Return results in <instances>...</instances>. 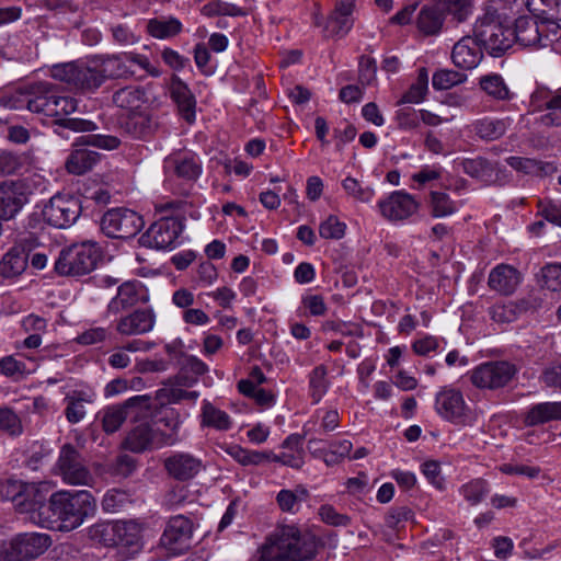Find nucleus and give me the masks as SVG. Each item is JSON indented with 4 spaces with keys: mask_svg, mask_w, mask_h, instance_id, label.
<instances>
[{
    "mask_svg": "<svg viewBox=\"0 0 561 561\" xmlns=\"http://www.w3.org/2000/svg\"><path fill=\"white\" fill-rule=\"evenodd\" d=\"M96 394L91 388L77 389L68 392L65 397L66 409L65 416L71 424L81 422L85 414V404H90L94 401Z\"/></svg>",
    "mask_w": 561,
    "mask_h": 561,
    "instance_id": "nucleus-34",
    "label": "nucleus"
},
{
    "mask_svg": "<svg viewBox=\"0 0 561 561\" xmlns=\"http://www.w3.org/2000/svg\"><path fill=\"white\" fill-rule=\"evenodd\" d=\"M445 15L442 3L424 4L416 19V26L424 35H436L442 30Z\"/></svg>",
    "mask_w": 561,
    "mask_h": 561,
    "instance_id": "nucleus-38",
    "label": "nucleus"
},
{
    "mask_svg": "<svg viewBox=\"0 0 561 561\" xmlns=\"http://www.w3.org/2000/svg\"><path fill=\"white\" fill-rule=\"evenodd\" d=\"M129 502V495L118 489L108 490L102 500V508L106 513H115L121 511Z\"/></svg>",
    "mask_w": 561,
    "mask_h": 561,
    "instance_id": "nucleus-61",
    "label": "nucleus"
},
{
    "mask_svg": "<svg viewBox=\"0 0 561 561\" xmlns=\"http://www.w3.org/2000/svg\"><path fill=\"white\" fill-rule=\"evenodd\" d=\"M124 445L126 449L133 453H142L149 449L173 446L174 436H162L157 434V430L148 423H140L129 431Z\"/></svg>",
    "mask_w": 561,
    "mask_h": 561,
    "instance_id": "nucleus-18",
    "label": "nucleus"
},
{
    "mask_svg": "<svg viewBox=\"0 0 561 561\" xmlns=\"http://www.w3.org/2000/svg\"><path fill=\"white\" fill-rule=\"evenodd\" d=\"M27 201L26 186L23 182L13 180L0 182V222L14 218Z\"/></svg>",
    "mask_w": 561,
    "mask_h": 561,
    "instance_id": "nucleus-21",
    "label": "nucleus"
},
{
    "mask_svg": "<svg viewBox=\"0 0 561 561\" xmlns=\"http://www.w3.org/2000/svg\"><path fill=\"white\" fill-rule=\"evenodd\" d=\"M101 256V249L95 242L72 244L60 252L55 271L59 275L83 276L95 270Z\"/></svg>",
    "mask_w": 561,
    "mask_h": 561,
    "instance_id": "nucleus-5",
    "label": "nucleus"
},
{
    "mask_svg": "<svg viewBox=\"0 0 561 561\" xmlns=\"http://www.w3.org/2000/svg\"><path fill=\"white\" fill-rule=\"evenodd\" d=\"M142 527L136 520L115 522V547L126 548L129 553H137L142 548Z\"/></svg>",
    "mask_w": 561,
    "mask_h": 561,
    "instance_id": "nucleus-32",
    "label": "nucleus"
},
{
    "mask_svg": "<svg viewBox=\"0 0 561 561\" xmlns=\"http://www.w3.org/2000/svg\"><path fill=\"white\" fill-rule=\"evenodd\" d=\"M47 508L55 522L59 523L58 529L70 531L95 515L96 500L87 490H61L50 495Z\"/></svg>",
    "mask_w": 561,
    "mask_h": 561,
    "instance_id": "nucleus-3",
    "label": "nucleus"
},
{
    "mask_svg": "<svg viewBox=\"0 0 561 561\" xmlns=\"http://www.w3.org/2000/svg\"><path fill=\"white\" fill-rule=\"evenodd\" d=\"M517 373V366L508 360H490L476 366L467 376L476 388L495 391L508 386Z\"/></svg>",
    "mask_w": 561,
    "mask_h": 561,
    "instance_id": "nucleus-7",
    "label": "nucleus"
},
{
    "mask_svg": "<svg viewBox=\"0 0 561 561\" xmlns=\"http://www.w3.org/2000/svg\"><path fill=\"white\" fill-rule=\"evenodd\" d=\"M169 92L178 106L180 115L188 124L194 123L196 117V100L188 85L178 76H173L169 84Z\"/></svg>",
    "mask_w": 561,
    "mask_h": 561,
    "instance_id": "nucleus-29",
    "label": "nucleus"
},
{
    "mask_svg": "<svg viewBox=\"0 0 561 561\" xmlns=\"http://www.w3.org/2000/svg\"><path fill=\"white\" fill-rule=\"evenodd\" d=\"M346 225L336 216L330 215L319 226V234L323 239L340 240L344 237Z\"/></svg>",
    "mask_w": 561,
    "mask_h": 561,
    "instance_id": "nucleus-59",
    "label": "nucleus"
},
{
    "mask_svg": "<svg viewBox=\"0 0 561 561\" xmlns=\"http://www.w3.org/2000/svg\"><path fill=\"white\" fill-rule=\"evenodd\" d=\"M96 59L104 76V81L107 79H130L136 75V71L129 67L127 51L96 56Z\"/></svg>",
    "mask_w": 561,
    "mask_h": 561,
    "instance_id": "nucleus-33",
    "label": "nucleus"
},
{
    "mask_svg": "<svg viewBox=\"0 0 561 561\" xmlns=\"http://www.w3.org/2000/svg\"><path fill=\"white\" fill-rule=\"evenodd\" d=\"M0 431L11 437H19L24 428L20 415L8 405H0Z\"/></svg>",
    "mask_w": 561,
    "mask_h": 561,
    "instance_id": "nucleus-49",
    "label": "nucleus"
},
{
    "mask_svg": "<svg viewBox=\"0 0 561 561\" xmlns=\"http://www.w3.org/2000/svg\"><path fill=\"white\" fill-rule=\"evenodd\" d=\"M159 423L162 424L169 432L157 430V434H161L162 436H174L175 445L180 440L179 430L182 424L179 413L174 409H167L160 416Z\"/></svg>",
    "mask_w": 561,
    "mask_h": 561,
    "instance_id": "nucleus-62",
    "label": "nucleus"
},
{
    "mask_svg": "<svg viewBox=\"0 0 561 561\" xmlns=\"http://www.w3.org/2000/svg\"><path fill=\"white\" fill-rule=\"evenodd\" d=\"M82 207L79 198L57 194L49 199L43 209V217L53 227L65 229L73 225L80 217Z\"/></svg>",
    "mask_w": 561,
    "mask_h": 561,
    "instance_id": "nucleus-13",
    "label": "nucleus"
},
{
    "mask_svg": "<svg viewBox=\"0 0 561 561\" xmlns=\"http://www.w3.org/2000/svg\"><path fill=\"white\" fill-rule=\"evenodd\" d=\"M552 35L554 38L546 33L545 25H539L530 18H518L513 28V42L516 41L525 47L545 48L551 46L559 35L557 25L553 26Z\"/></svg>",
    "mask_w": 561,
    "mask_h": 561,
    "instance_id": "nucleus-16",
    "label": "nucleus"
},
{
    "mask_svg": "<svg viewBox=\"0 0 561 561\" xmlns=\"http://www.w3.org/2000/svg\"><path fill=\"white\" fill-rule=\"evenodd\" d=\"M513 119L511 117H491L484 116L474 119L470 125V130L482 141H494L502 138L511 127Z\"/></svg>",
    "mask_w": 561,
    "mask_h": 561,
    "instance_id": "nucleus-31",
    "label": "nucleus"
},
{
    "mask_svg": "<svg viewBox=\"0 0 561 561\" xmlns=\"http://www.w3.org/2000/svg\"><path fill=\"white\" fill-rule=\"evenodd\" d=\"M467 80V76L450 69H440L434 72L432 84L435 90H448Z\"/></svg>",
    "mask_w": 561,
    "mask_h": 561,
    "instance_id": "nucleus-52",
    "label": "nucleus"
},
{
    "mask_svg": "<svg viewBox=\"0 0 561 561\" xmlns=\"http://www.w3.org/2000/svg\"><path fill=\"white\" fill-rule=\"evenodd\" d=\"M65 129L72 130L75 133H89L98 129V126L94 122L79 118V117H69L59 118L58 125L54 128V131L67 139L68 136L65 134Z\"/></svg>",
    "mask_w": 561,
    "mask_h": 561,
    "instance_id": "nucleus-50",
    "label": "nucleus"
},
{
    "mask_svg": "<svg viewBox=\"0 0 561 561\" xmlns=\"http://www.w3.org/2000/svg\"><path fill=\"white\" fill-rule=\"evenodd\" d=\"M458 204L447 193L433 191L430 194V209L434 218H443L454 215L458 210Z\"/></svg>",
    "mask_w": 561,
    "mask_h": 561,
    "instance_id": "nucleus-45",
    "label": "nucleus"
},
{
    "mask_svg": "<svg viewBox=\"0 0 561 561\" xmlns=\"http://www.w3.org/2000/svg\"><path fill=\"white\" fill-rule=\"evenodd\" d=\"M530 11L549 19L561 20V0H528Z\"/></svg>",
    "mask_w": 561,
    "mask_h": 561,
    "instance_id": "nucleus-57",
    "label": "nucleus"
},
{
    "mask_svg": "<svg viewBox=\"0 0 561 561\" xmlns=\"http://www.w3.org/2000/svg\"><path fill=\"white\" fill-rule=\"evenodd\" d=\"M378 208L385 219L397 222L416 214L420 203L405 191H394L378 202Z\"/></svg>",
    "mask_w": 561,
    "mask_h": 561,
    "instance_id": "nucleus-17",
    "label": "nucleus"
},
{
    "mask_svg": "<svg viewBox=\"0 0 561 561\" xmlns=\"http://www.w3.org/2000/svg\"><path fill=\"white\" fill-rule=\"evenodd\" d=\"M197 398L198 392L180 388H161L156 391V400H158L160 404L175 403L182 400L194 401Z\"/></svg>",
    "mask_w": 561,
    "mask_h": 561,
    "instance_id": "nucleus-56",
    "label": "nucleus"
},
{
    "mask_svg": "<svg viewBox=\"0 0 561 561\" xmlns=\"http://www.w3.org/2000/svg\"><path fill=\"white\" fill-rule=\"evenodd\" d=\"M100 158V153L95 151L84 147H73L65 162V168L70 174L82 175L91 171Z\"/></svg>",
    "mask_w": 561,
    "mask_h": 561,
    "instance_id": "nucleus-37",
    "label": "nucleus"
},
{
    "mask_svg": "<svg viewBox=\"0 0 561 561\" xmlns=\"http://www.w3.org/2000/svg\"><path fill=\"white\" fill-rule=\"evenodd\" d=\"M156 314L150 308H139L124 316L115 322V331L122 336L142 335L152 331Z\"/></svg>",
    "mask_w": 561,
    "mask_h": 561,
    "instance_id": "nucleus-24",
    "label": "nucleus"
},
{
    "mask_svg": "<svg viewBox=\"0 0 561 561\" xmlns=\"http://www.w3.org/2000/svg\"><path fill=\"white\" fill-rule=\"evenodd\" d=\"M144 225V219L139 214L124 207L108 209L101 219V229L110 238L135 237Z\"/></svg>",
    "mask_w": 561,
    "mask_h": 561,
    "instance_id": "nucleus-11",
    "label": "nucleus"
},
{
    "mask_svg": "<svg viewBox=\"0 0 561 561\" xmlns=\"http://www.w3.org/2000/svg\"><path fill=\"white\" fill-rule=\"evenodd\" d=\"M353 448V444L348 439L332 440L328 446V457H325V465L332 467L341 463Z\"/></svg>",
    "mask_w": 561,
    "mask_h": 561,
    "instance_id": "nucleus-54",
    "label": "nucleus"
},
{
    "mask_svg": "<svg viewBox=\"0 0 561 561\" xmlns=\"http://www.w3.org/2000/svg\"><path fill=\"white\" fill-rule=\"evenodd\" d=\"M147 32L157 39H168L179 35L183 25L178 18L160 16L148 20Z\"/></svg>",
    "mask_w": 561,
    "mask_h": 561,
    "instance_id": "nucleus-39",
    "label": "nucleus"
},
{
    "mask_svg": "<svg viewBox=\"0 0 561 561\" xmlns=\"http://www.w3.org/2000/svg\"><path fill=\"white\" fill-rule=\"evenodd\" d=\"M318 549L316 537L295 524H279L259 550L257 561H306Z\"/></svg>",
    "mask_w": 561,
    "mask_h": 561,
    "instance_id": "nucleus-2",
    "label": "nucleus"
},
{
    "mask_svg": "<svg viewBox=\"0 0 561 561\" xmlns=\"http://www.w3.org/2000/svg\"><path fill=\"white\" fill-rule=\"evenodd\" d=\"M57 473L70 485H92L94 478L85 466L80 451L71 444L60 448L56 462Z\"/></svg>",
    "mask_w": 561,
    "mask_h": 561,
    "instance_id": "nucleus-10",
    "label": "nucleus"
},
{
    "mask_svg": "<svg viewBox=\"0 0 561 561\" xmlns=\"http://www.w3.org/2000/svg\"><path fill=\"white\" fill-rule=\"evenodd\" d=\"M126 419L135 421L147 419L153 409L152 398L148 394H138L125 400L122 404Z\"/></svg>",
    "mask_w": 561,
    "mask_h": 561,
    "instance_id": "nucleus-41",
    "label": "nucleus"
},
{
    "mask_svg": "<svg viewBox=\"0 0 561 561\" xmlns=\"http://www.w3.org/2000/svg\"><path fill=\"white\" fill-rule=\"evenodd\" d=\"M530 104L535 112H542L538 123L545 127H561V87L550 89L537 88L530 95Z\"/></svg>",
    "mask_w": 561,
    "mask_h": 561,
    "instance_id": "nucleus-14",
    "label": "nucleus"
},
{
    "mask_svg": "<svg viewBox=\"0 0 561 561\" xmlns=\"http://www.w3.org/2000/svg\"><path fill=\"white\" fill-rule=\"evenodd\" d=\"M543 285L552 290H561V263H550L541 268Z\"/></svg>",
    "mask_w": 561,
    "mask_h": 561,
    "instance_id": "nucleus-64",
    "label": "nucleus"
},
{
    "mask_svg": "<svg viewBox=\"0 0 561 561\" xmlns=\"http://www.w3.org/2000/svg\"><path fill=\"white\" fill-rule=\"evenodd\" d=\"M147 289L139 280H128L118 286L116 295L106 307L107 317L118 316L140 302L148 301Z\"/></svg>",
    "mask_w": 561,
    "mask_h": 561,
    "instance_id": "nucleus-19",
    "label": "nucleus"
},
{
    "mask_svg": "<svg viewBox=\"0 0 561 561\" xmlns=\"http://www.w3.org/2000/svg\"><path fill=\"white\" fill-rule=\"evenodd\" d=\"M553 421H561V401L535 403L522 416L526 427H536Z\"/></svg>",
    "mask_w": 561,
    "mask_h": 561,
    "instance_id": "nucleus-30",
    "label": "nucleus"
},
{
    "mask_svg": "<svg viewBox=\"0 0 561 561\" xmlns=\"http://www.w3.org/2000/svg\"><path fill=\"white\" fill-rule=\"evenodd\" d=\"M201 12L209 18L216 15L243 16L247 14L242 8L222 0H210L202 7Z\"/></svg>",
    "mask_w": 561,
    "mask_h": 561,
    "instance_id": "nucleus-51",
    "label": "nucleus"
},
{
    "mask_svg": "<svg viewBox=\"0 0 561 561\" xmlns=\"http://www.w3.org/2000/svg\"><path fill=\"white\" fill-rule=\"evenodd\" d=\"M479 87L488 96L496 101H510L513 98V93L499 73L480 77Z\"/></svg>",
    "mask_w": 561,
    "mask_h": 561,
    "instance_id": "nucleus-40",
    "label": "nucleus"
},
{
    "mask_svg": "<svg viewBox=\"0 0 561 561\" xmlns=\"http://www.w3.org/2000/svg\"><path fill=\"white\" fill-rule=\"evenodd\" d=\"M462 171L474 179L481 181H488L492 178L494 173V168L492 163L482 157H477L472 159H463L460 162Z\"/></svg>",
    "mask_w": 561,
    "mask_h": 561,
    "instance_id": "nucleus-47",
    "label": "nucleus"
},
{
    "mask_svg": "<svg viewBox=\"0 0 561 561\" xmlns=\"http://www.w3.org/2000/svg\"><path fill=\"white\" fill-rule=\"evenodd\" d=\"M163 468L173 480L185 482L204 470L203 460L186 451H174L163 460Z\"/></svg>",
    "mask_w": 561,
    "mask_h": 561,
    "instance_id": "nucleus-20",
    "label": "nucleus"
},
{
    "mask_svg": "<svg viewBox=\"0 0 561 561\" xmlns=\"http://www.w3.org/2000/svg\"><path fill=\"white\" fill-rule=\"evenodd\" d=\"M202 425L213 427L217 431H229L232 427V421L229 414L208 401L203 402Z\"/></svg>",
    "mask_w": 561,
    "mask_h": 561,
    "instance_id": "nucleus-42",
    "label": "nucleus"
},
{
    "mask_svg": "<svg viewBox=\"0 0 561 561\" xmlns=\"http://www.w3.org/2000/svg\"><path fill=\"white\" fill-rule=\"evenodd\" d=\"M193 523L183 515L172 516L160 537V547L171 556L188 550L193 537Z\"/></svg>",
    "mask_w": 561,
    "mask_h": 561,
    "instance_id": "nucleus-12",
    "label": "nucleus"
},
{
    "mask_svg": "<svg viewBox=\"0 0 561 561\" xmlns=\"http://www.w3.org/2000/svg\"><path fill=\"white\" fill-rule=\"evenodd\" d=\"M538 215L545 220L561 227V202L554 199H538Z\"/></svg>",
    "mask_w": 561,
    "mask_h": 561,
    "instance_id": "nucleus-60",
    "label": "nucleus"
},
{
    "mask_svg": "<svg viewBox=\"0 0 561 561\" xmlns=\"http://www.w3.org/2000/svg\"><path fill=\"white\" fill-rule=\"evenodd\" d=\"M2 100L9 108H27L33 113L53 117L55 127L58 125L59 118H66L78 108L75 98L62 95L58 87L49 82L35 83L26 91L16 92Z\"/></svg>",
    "mask_w": 561,
    "mask_h": 561,
    "instance_id": "nucleus-1",
    "label": "nucleus"
},
{
    "mask_svg": "<svg viewBox=\"0 0 561 561\" xmlns=\"http://www.w3.org/2000/svg\"><path fill=\"white\" fill-rule=\"evenodd\" d=\"M483 58L482 45L471 36L459 39L451 53V59L456 67L470 70L476 68Z\"/></svg>",
    "mask_w": 561,
    "mask_h": 561,
    "instance_id": "nucleus-28",
    "label": "nucleus"
},
{
    "mask_svg": "<svg viewBox=\"0 0 561 561\" xmlns=\"http://www.w3.org/2000/svg\"><path fill=\"white\" fill-rule=\"evenodd\" d=\"M355 0H335L334 10L329 15L324 32L328 36L343 37L353 27Z\"/></svg>",
    "mask_w": 561,
    "mask_h": 561,
    "instance_id": "nucleus-26",
    "label": "nucleus"
},
{
    "mask_svg": "<svg viewBox=\"0 0 561 561\" xmlns=\"http://www.w3.org/2000/svg\"><path fill=\"white\" fill-rule=\"evenodd\" d=\"M125 412L121 404L106 408L102 413V426L107 434L115 433L126 421Z\"/></svg>",
    "mask_w": 561,
    "mask_h": 561,
    "instance_id": "nucleus-53",
    "label": "nucleus"
},
{
    "mask_svg": "<svg viewBox=\"0 0 561 561\" xmlns=\"http://www.w3.org/2000/svg\"><path fill=\"white\" fill-rule=\"evenodd\" d=\"M51 545L47 534L22 533L0 541L1 561H30L42 556Z\"/></svg>",
    "mask_w": 561,
    "mask_h": 561,
    "instance_id": "nucleus-6",
    "label": "nucleus"
},
{
    "mask_svg": "<svg viewBox=\"0 0 561 561\" xmlns=\"http://www.w3.org/2000/svg\"><path fill=\"white\" fill-rule=\"evenodd\" d=\"M540 305L541 300L538 297L528 295L520 299L495 304L490 308L489 314L494 322L507 324L527 312H535Z\"/></svg>",
    "mask_w": 561,
    "mask_h": 561,
    "instance_id": "nucleus-22",
    "label": "nucleus"
},
{
    "mask_svg": "<svg viewBox=\"0 0 561 561\" xmlns=\"http://www.w3.org/2000/svg\"><path fill=\"white\" fill-rule=\"evenodd\" d=\"M28 252L21 244L10 248L0 260V276L14 278L20 276L27 267Z\"/></svg>",
    "mask_w": 561,
    "mask_h": 561,
    "instance_id": "nucleus-36",
    "label": "nucleus"
},
{
    "mask_svg": "<svg viewBox=\"0 0 561 561\" xmlns=\"http://www.w3.org/2000/svg\"><path fill=\"white\" fill-rule=\"evenodd\" d=\"M428 91V73L425 68L419 69L417 78L413 82L409 90L398 101V105L411 103L420 104L424 101Z\"/></svg>",
    "mask_w": 561,
    "mask_h": 561,
    "instance_id": "nucleus-44",
    "label": "nucleus"
},
{
    "mask_svg": "<svg viewBox=\"0 0 561 561\" xmlns=\"http://www.w3.org/2000/svg\"><path fill=\"white\" fill-rule=\"evenodd\" d=\"M308 497L304 488L296 490L283 489L276 495V502L283 512L295 514L299 511L301 502Z\"/></svg>",
    "mask_w": 561,
    "mask_h": 561,
    "instance_id": "nucleus-46",
    "label": "nucleus"
},
{
    "mask_svg": "<svg viewBox=\"0 0 561 561\" xmlns=\"http://www.w3.org/2000/svg\"><path fill=\"white\" fill-rule=\"evenodd\" d=\"M160 122L148 112H136L128 114L126 119L122 123V129L133 139L147 140L151 138L159 129Z\"/></svg>",
    "mask_w": 561,
    "mask_h": 561,
    "instance_id": "nucleus-27",
    "label": "nucleus"
},
{
    "mask_svg": "<svg viewBox=\"0 0 561 561\" xmlns=\"http://www.w3.org/2000/svg\"><path fill=\"white\" fill-rule=\"evenodd\" d=\"M183 220L176 216H162L140 237V243L156 250H173L181 241Z\"/></svg>",
    "mask_w": 561,
    "mask_h": 561,
    "instance_id": "nucleus-8",
    "label": "nucleus"
},
{
    "mask_svg": "<svg viewBox=\"0 0 561 561\" xmlns=\"http://www.w3.org/2000/svg\"><path fill=\"white\" fill-rule=\"evenodd\" d=\"M342 186L350 196L360 203H369L375 195L373 188L363 187L356 179L351 176L343 180Z\"/></svg>",
    "mask_w": 561,
    "mask_h": 561,
    "instance_id": "nucleus-63",
    "label": "nucleus"
},
{
    "mask_svg": "<svg viewBox=\"0 0 561 561\" xmlns=\"http://www.w3.org/2000/svg\"><path fill=\"white\" fill-rule=\"evenodd\" d=\"M473 34L484 48L495 55L511 48L513 43V28L504 26L492 14H485L476 22Z\"/></svg>",
    "mask_w": 561,
    "mask_h": 561,
    "instance_id": "nucleus-9",
    "label": "nucleus"
},
{
    "mask_svg": "<svg viewBox=\"0 0 561 561\" xmlns=\"http://www.w3.org/2000/svg\"><path fill=\"white\" fill-rule=\"evenodd\" d=\"M50 76L81 92H94L105 82L96 57L87 61L55 65L50 69Z\"/></svg>",
    "mask_w": 561,
    "mask_h": 561,
    "instance_id": "nucleus-4",
    "label": "nucleus"
},
{
    "mask_svg": "<svg viewBox=\"0 0 561 561\" xmlns=\"http://www.w3.org/2000/svg\"><path fill=\"white\" fill-rule=\"evenodd\" d=\"M163 169L167 173L188 182L196 181L203 172L201 158L192 151L169 154L163 161Z\"/></svg>",
    "mask_w": 561,
    "mask_h": 561,
    "instance_id": "nucleus-23",
    "label": "nucleus"
},
{
    "mask_svg": "<svg viewBox=\"0 0 561 561\" xmlns=\"http://www.w3.org/2000/svg\"><path fill=\"white\" fill-rule=\"evenodd\" d=\"M435 409L443 419L455 424L470 425L473 421L462 393L456 389H442L436 394Z\"/></svg>",
    "mask_w": 561,
    "mask_h": 561,
    "instance_id": "nucleus-15",
    "label": "nucleus"
},
{
    "mask_svg": "<svg viewBox=\"0 0 561 561\" xmlns=\"http://www.w3.org/2000/svg\"><path fill=\"white\" fill-rule=\"evenodd\" d=\"M329 388L328 368L324 365L316 366L309 374V394L312 403H319Z\"/></svg>",
    "mask_w": 561,
    "mask_h": 561,
    "instance_id": "nucleus-43",
    "label": "nucleus"
},
{
    "mask_svg": "<svg viewBox=\"0 0 561 561\" xmlns=\"http://www.w3.org/2000/svg\"><path fill=\"white\" fill-rule=\"evenodd\" d=\"M523 282V274L513 265L497 264L488 276V286L501 296L513 295Z\"/></svg>",
    "mask_w": 561,
    "mask_h": 561,
    "instance_id": "nucleus-25",
    "label": "nucleus"
},
{
    "mask_svg": "<svg viewBox=\"0 0 561 561\" xmlns=\"http://www.w3.org/2000/svg\"><path fill=\"white\" fill-rule=\"evenodd\" d=\"M89 535L106 547H115V522L96 523L90 527Z\"/></svg>",
    "mask_w": 561,
    "mask_h": 561,
    "instance_id": "nucleus-58",
    "label": "nucleus"
},
{
    "mask_svg": "<svg viewBox=\"0 0 561 561\" xmlns=\"http://www.w3.org/2000/svg\"><path fill=\"white\" fill-rule=\"evenodd\" d=\"M112 102L116 107L133 114L141 110L148 102V96L144 87L130 84L116 90L112 95Z\"/></svg>",
    "mask_w": 561,
    "mask_h": 561,
    "instance_id": "nucleus-35",
    "label": "nucleus"
},
{
    "mask_svg": "<svg viewBox=\"0 0 561 561\" xmlns=\"http://www.w3.org/2000/svg\"><path fill=\"white\" fill-rule=\"evenodd\" d=\"M73 147H95L103 150H115L121 146V139L112 135L89 134L76 138Z\"/></svg>",
    "mask_w": 561,
    "mask_h": 561,
    "instance_id": "nucleus-48",
    "label": "nucleus"
},
{
    "mask_svg": "<svg viewBox=\"0 0 561 561\" xmlns=\"http://www.w3.org/2000/svg\"><path fill=\"white\" fill-rule=\"evenodd\" d=\"M489 491L486 481L482 479L472 480L460 489V493L471 505L480 503L488 495Z\"/></svg>",
    "mask_w": 561,
    "mask_h": 561,
    "instance_id": "nucleus-55",
    "label": "nucleus"
}]
</instances>
